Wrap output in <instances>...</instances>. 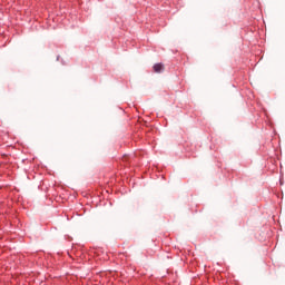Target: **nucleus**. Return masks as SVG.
Returning a JSON list of instances; mask_svg holds the SVG:
<instances>
[{"mask_svg": "<svg viewBox=\"0 0 285 285\" xmlns=\"http://www.w3.org/2000/svg\"><path fill=\"white\" fill-rule=\"evenodd\" d=\"M154 71L156 73H160L164 71V65L163 63H155L154 67H153Z\"/></svg>", "mask_w": 285, "mask_h": 285, "instance_id": "nucleus-1", "label": "nucleus"}]
</instances>
